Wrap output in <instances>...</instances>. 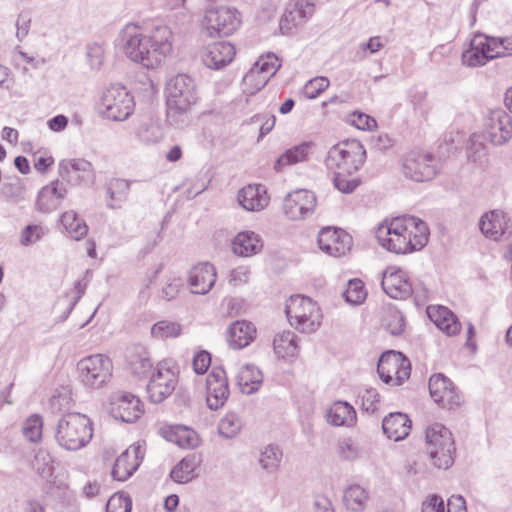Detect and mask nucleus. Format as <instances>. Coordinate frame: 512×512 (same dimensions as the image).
<instances>
[{
	"label": "nucleus",
	"instance_id": "bf43d9fd",
	"mask_svg": "<svg viewBox=\"0 0 512 512\" xmlns=\"http://www.w3.org/2000/svg\"><path fill=\"white\" fill-rule=\"evenodd\" d=\"M490 45H492L496 58L512 55V36L490 37Z\"/></svg>",
	"mask_w": 512,
	"mask_h": 512
},
{
	"label": "nucleus",
	"instance_id": "f257e3e1",
	"mask_svg": "<svg viewBox=\"0 0 512 512\" xmlns=\"http://www.w3.org/2000/svg\"><path fill=\"white\" fill-rule=\"evenodd\" d=\"M114 43L130 61L147 69H155L172 51V31L162 24L148 30L131 22L119 31Z\"/></svg>",
	"mask_w": 512,
	"mask_h": 512
},
{
	"label": "nucleus",
	"instance_id": "b1692460",
	"mask_svg": "<svg viewBox=\"0 0 512 512\" xmlns=\"http://www.w3.org/2000/svg\"><path fill=\"white\" fill-rule=\"evenodd\" d=\"M490 45V37L477 34L470 41L469 47L462 53V63L468 67L485 65L489 60L496 58Z\"/></svg>",
	"mask_w": 512,
	"mask_h": 512
},
{
	"label": "nucleus",
	"instance_id": "393cba45",
	"mask_svg": "<svg viewBox=\"0 0 512 512\" xmlns=\"http://www.w3.org/2000/svg\"><path fill=\"white\" fill-rule=\"evenodd\" d=\"M236 54L235 47L230 42H215L202 51L204 65L210 69L219 70L232 62Z\"/></svg>",
	"mask_w": 512,
	"mask_h": 512
},
{
	"label": "nucleus",
	"instance_id": "7c9ffc66",
	"mask_svg": "<svg viewBox=\"0 0 512 512\" xmlns=\"http://www.w3.org/2000/svg\"><path fill=\"white\" fill-rule=\"evenodd\" d=\"M127 366L137 378H145L152 370L153 363L149 352L142 346H134L126 355Z\"/></svg>",
	"mask_w": 512,
	"mask_h": 512
},
{
	"label": "nucleus",
	"instance_id": "c756f323",
	"mask_svg": "<svg viewBox=\"0 0 512 512\" xmlns=\"http://www.w3.org/2000/svg\"><path fill=\"white\" fill-rule=\"evenodd\" d=\"M256 337L255 326L246 320H237L228 329V342L233 349L247 347Z\"/></svg>",
	"mask_w": 512,
	"mask_h": 512
},
{
	"label": "nucleus",
	"instance_id": "72a5a7b5",
	"mask_svg": "<svg viewBox=\"0 0 512 512\" xmlns=\"http://www.w3.org/2000/svg\"><path fill=\"white\" fill-rule=\"evenodd\" d=\"M163 436L181 448H195L199 444L197 433L182 425L169 426L162 429Z\"/></svg>",
	"mask_w": 512,
	"mask_h": 512
},
{
	"label": "nucleus",
	"instance_id": "864d4df0",
	"mask_svg": "<svg viewBox=\"0 0 512 512\" xmlns=\"http://www.w3.org/2000/svg\"><path fill=\"white\" fill-rule=\"evenodd\" d=\"M1 192L6 201L12 204H18L26 199V189L19 181L4 184Z\"/></svg>",
	"mask_w": 512,
	"mask_h": 512
},
{
	"label": "nucleus",
	"instance_id": "6ab92c4d",
	"mask_svg": "<svg viewBox=\"0 0 512 512\" xmlns=\"http://www.w3.org/2000/svg\"><path fill=\"white\" fill-rule=\"evenodd\" d=\"M58 174L61 180L70 185L93 182L95 178L93 165L82 158L61 160L58 164Z\"/></svg>",
	"mask_w": 512,
	"mask_h": 512
},
{
	"label": "nucleus",
	"instance_id": "a18cd8bd",
	"mask_svg": "<svg viewBox=\"0 0 512 512\" xmlns=\"http://www.w3.org/2000/svg\"><path fill=\"white\" fill-rule=\"evenodd\" d=\"M195 468V458L185 457L172 469L170 476L177 483H187L195 477Z\"/></svg>",
	"mask_w": 512,
	"mask_h": 512
},
{
	"label": "nucleus",
	"instance_id": "5701e85b",
	"mask_svg": "<svg viewBox=\"0 0 512 512\" xmlns=\"http://www.w3.org/2000/svg\"><path fill=\"white\" fill-rule=\"evenodd\" d=\"M67 194V184L63 180H53L39 190L35 209L41 213L54 212L60 207Z\"/></svg>",
	"mask_w": 512,
	"mask_h": 512
},
{
	"label": "nucleus",
	"instance_id": "f3484780",
	"mask_svg": "<svg viewBox=\"0 0 512 512\" xmlns=\"http://www.w3.org/2000/svg\"><path fill=\"white\" fill-rule=\"evenodd\" d=\"M437 164L430 154L411 153L404 159L402 171L415 182L429 181L437 174Z\"/></svg>",
	"mask_w": 512,
	"mask_h": 512
},
{
	"label": "nucleus",
	"instance_id": "13d9d810",
	"mask_svg": "<svg viewBox=\"0 0 512 512\" xmlns=\"http://www.w3.org/2000/svg\"><path fill=\"white\" fill-rule=\"evenodd\" d=\"M360 398L362 409L367 413H374L378 409L380 403V395L376 389H365L362 392Z\"/></svg>",
	"mask_w": 512,
	"mask_h": 512
},
{
	"label": "nucleus",
	"instance_id": "aec40b11",
	"mask_svg": "<svg viewBox=\"0 0 512 512\" xmlns=\"http://www.w3.org/2000/svg\"><path fill=\"white\" fill-rule=\"evenodd\" d=\"M429 391L432 399L442 408L453 409L461 403V396L452 381L445 375L434 374L429 379Z\"/></svg>",
	"mask_w": 512,
	"mask_h": 512
},
{
	"label": "nucleus",
	"instance_id": "0eeeda50",
	"mask_svg": "<svg viewBox=\"0 0 512 512\" xmlns=\"http://www.w3.org/2000/svg\"><path fill=\"white\" fill-rule=\"evenodd\" d=\"M134 110V97L126 87L113 84L103 91L98 111L104 119L124 121L133 114Z\"/></svg>",
	"mask_w": 512,
	"mask_h": 512
},
{
	"label": "nucleus",
	"instance_id": "9b49d317",
	"mask_svg": "<svg viewBox=\"0 0 512 512\" xmlns=\"http://www.w3.org/2000/svg\"><path fill=\"white\" fill-rule=\"evenodd\" d=\"M177 383V372L172 360L159 362L147 385L149 400L155 404L163 402L173 393Z\"/></svg>",
	"mask_w": 512,
	"mask_h": 512
},
{
	"label": "nucleus",
	"instance_id": "f03ea898",
	"mask_svg": "<svg viewBox=\"0 0 512 512\" xmlns=\"http://www.w3.org/2000/svg\"><path fill=\"white\" fill-rule=\"evenodd\" d=\"M378 243L387 251L407 254L421 250L429 239L427 224L414 216L385 220L376 229Z\"/></svg>",
	"mask_w": 512,
	"mask_h": 512
},
{
	"label": "nucleus",
	"instance_id": "a19ab883",
	"mask_svg": "<svg viewBox=\"0 0 512 512\" xmlns=\"http://www.w3.org/2000/svg\"><path fill=\"white\" fill-rule=\"evenodd\" d=\"M368 492L360 485H351L344 491V503L346 507L354 512L362 511L368 501Z\"/></svg>",
	"mask_w": 512,
	"mask_h": 512
},
{
	"label": "nucleus",
	"instance_id": "2eb2a0df",
	"mask_svg": "<svg viewBox=\"0 0 512 512\" xmlns=\"http://www.w3.org/2000/svg\"><path fill=\"white\" fill-rule=\"evenodd\" d=\"M315 5L316 0H288L279 22L282 34H290L307 23L315 12Z\"/></svg>",
	"mask_w": 512,
	"mask_h": 512
},
{
	"label": "nucleus",
	"instance_id": "9d476101",
	"mask_svg": "<svg viewBox=\"0 0 512 512\" xmlns=\"http://www.w3.org/2000/svg\"><path fill=\"white\" fill-rule=\"evenodd\" d=\"M79 378L88 388L102 387L112 375V362L103 354H95L81 359L77 364Z\"/></svg>",
	"mask_w": 512,
	"mask_h": 512
},
{
	"label": "nucleus",
	"instance_id": "ea45409f",
	"mask_svg": "<svg viewBox=\"0 0 512 512\" xmlns=\"http://www.w3.org/2000/svg\"><path fill=\"white\" fill-rule=\"evenodd\" d=\"M60 222L66 232L75 240H81L88 233V226L73 210L64 212L61 215Z\"/></svg>",
	"mask_w": 512,
	"mask_h": 512
},
{
	"label": "nucleus",
	"instance_id": "052dcab7",
	"mask_svg": "<svg viewBox=\"0 0 512 512\" xmlns=\"http://www.w3.org/2000/svg\"><path fill=\"white\" fill-rule=\"evenodd\" d=\"M349 122L359 130H372L377 126L376 120L362 112H353Z\"/></svg>",
	"mask_w": 512,
	"mask_h": 512
},
{
	"label": "nucleus",
	"instance_id": "39448f33",
	"mask_svg": "<svg viewBox=\"0 0 512 512\" xmlns=\"http://www.w3.org/2000/svg\"><path fill=\"white\" fill-rule=\"evenodd\" d=\"M426 452L433 466L448 469L454 463L456 447L451 431L440 423H434L425 431Z\"/></svg>",
	"mask_w": 512,
	"mask_h": 512
},
{
	"label": "nucleus",
	"instance_id": "4468645a",
	"mask_svg": "<svg viewBox=\"0 0 512 512\" xmlns=\"http://www.w3.org/2000/svg\"><path fill=\"white\" fill-rule=\"evenodd\" d=\"M316 205L317 198L312 191L297 189L285 196L283 211L290 220H304L313 215Z\"/></svg>",
	"mask_w": 512,
	"mask_h": 512
},
{
	"label": "nucleus",
	"instance_id": "e433bc0d",
	"mask_svg": "<svg viewBox=\"0 0 512 512\" xmlns=\"http://www.w3.org/2000/svg\"><path fill=\"white\" fill-rule=\"evenodd\" d=\"M217 273L215 267L208 263H198L188 272V283L191 286L201 288H213L216 283Z\"/></svg>",
	"mask_w": 512,
	"mask_h": 512
},
{
	"label": "nucleus",
	"instance_id": "2f4dec72",
	"mask_svg": "<svg viewBox=\"0 0 512 512\" xmlns=\"http://www.w3.org/2000/svg\"><path fill=\"white\" fill-rule=\"evenodd\" d=\"M131 182L122 178H112L106 186L107 202L110 209H120L128 200Z\"/></svg>",
	"mask_w": 512,
	"mask_h": 512
},
{
	"label": "nucleus",
	"instance_id": "473e14b6",
	"mask_svg": "<svg viewBox=\"0 0 512 512\" xmlns=\"http://www.w3.org/2000/svg\"><path fill=\"white\" fill-rule=\"evenodd\" d=\"M327 421L334 426L352 427L357 421L356 411L348 402L337 401L328 410Z\"/></svg>",
	"mask_w": 512,
	"mask_h": 512
},
{
	"label": "nucleus",
	"instance_id": "49530a36",
	"mask_svg": "<svg viewBox=\"0 0 512 512\" xmlns=\"http://www.w3.org/2000/svg\"><path fill=\"white\" fill-rule=\"evenodd\" d=\"M270 79L258 72L257 68H252L245 74L242 80L243 92L252 96L266 86Z\"/></svg>",
	"mask_w": 512,
	"mask_h": 512
},
{
	"label": "nucleus",
	"instance_id": "4d7b16f0",
	"mask_svg": "<svg viewBox=\"0 0 512 512\" xmlns=\"http://www.w3.org/2000/svg\"><path fill=\"white\" fill-rule=\"evenodd\" d=\"M132 501L130 497L122 494L113 495L107 502L106 512H131Z\"/></svg>",
	"mask_w": 512,
	"mask_h": 512
},
{
	"label": "nucleus",
	"instance_id": "3c124183",
	"mask_svg": "<svg viewBox=\"0 0 512 512\" xmlns=\"http://www.w3.org/2000/svg\"><path fill=\"white\" fill-rule=\"evenodd\" d=\"M181 325L171 321H158L151 328V335L157 339L175 338L181 334Z\"/></svg>",
	"mask_w": 512,
	"mask_h": 512
},
{
	"label": "nucleus",
	"instance_id": "de8ad7c7",
	"mask_svg": "<svg viewBox=\"0 0 512 512\" xmlns=\"http://www.w3.org/2000/svg\"><path fill=\"white\" fill-rule=\"evenodd\" d=\"M135 135L141 142L152 144L162 138V131L159 125L149 120L138 125L135 129Z\"/></svg>",
	"mask_w": 512,
	"mask_h": 512
},
{
	"label": "nucleus",
	"instance_id": "1a4fd4ad",
	"mask_svg": "<svg viewBox=\"0 0 512 512\" xmlns=\"http://www.w3.org/2000/svg\"><path fill=\"white\" fill-rule=\"evenodd\" d=\"M241 25V14L234 7L217 6L205 11L202 28L210 37L232 35Z\"/></svg>",
	"mask_w": 512,
	"mask_h": 512
},
{
	"label": "nucleus",
	"instance_id": "37998d69",
	"mask_svg": "<svg viewBox=\"0 0 512 512\" xmlns=\"http://www.w3.org/2000/svg\"><path fill=\"white\" fill-rule=\"evenodd\" d=\"M405 318L400 310L389 307L383 316L384 328L393 336L401 335L405 330Z\"/></svg>",
	"mask_w": 512,
	"mask_h": 512
},
{
	"label": "nucleus",
	"instance_id": "603ef678",
	"mask_svg": "<svg viewBox=\"0 0 512 512\" xmlns=\"http://www.w3.org/2000/svg\"><path fill=\"white\" fill-rule=\"evenodd\" d=\"M242 428V421L235 413L226 414L219 422V434L225 438L235 437Z\"/></svg>",
	"mask_w": 512,
	"mask_h": 512
},
{
	"label": "nucleus",
	"instance_id": "09e8293b",
	"mask_svg": "<svg viewBox=\"0 0 512 512\" xmlns=\"http://www.w3.org/2000/svg\"><path fill=\"white\" fill-rule=\"evenodd\" d=\"M43 419L34 414L28 417L22 426L23 436L32 443H38L42 439Z\"/></svg>",
	"mask_w": 512,
	"mask_h": 512
},
{
	"label": "nucleus",
	"instance_id": "69168bd1",
	"mask_svg": "<svg viewBox=\"0 0 512 512\" xmlns=\"http://www.w3.org/2000/svg\"><path fill=\"white\" fill-rule=\"evenodd\" d=\"M31 17L27 12H21L16 20V37L22 41L29 33Z\"/></svg>",
	"mask_w": 512,
	"mask_h": 512
},
{
	"label": "nucleus",
	"instance_id": "c85d7f7f",
	"mask_svg": "<svg viewBox=\"0 0 512 512\" xmlns=\"http://www.w3.org/2000/svg\"><path fill=\"white\" fill-rule=\"evenodd\" d=\"M382 429L389 439L400 441L409 435L411 430V420L404 413H390L383 419Z\"/></svg>",
	"mask_w": 512,
	"mask_h": 512
},
{
	"label": "nucleus",
	"instance_id": "20e7f679",
	"mask_svg": "<svg viewBox=\"0 0 512 512\" xmlns=\"http://www.w3.org/2000/svg\"><path fill=\"white\" fill-rule=\"evenodd\" d=\"M93 427L91 420L84 414L72 412L64 414L55 428L57 444L67 451H78L91 441Z\"/></svg>",
	"mask_w": 512,
	"mask_h": 512
},
{
	"label": "nucleus",
	"instance_id": "c9c22d12",
	"mask_svg": "<svg viewBox=\"0 0 512 512\" xmlns=\"http://www.w3.org/2000/svg\"><path fill=\"white\" fill-rule=\"evenodd\" d=\"M312 147L313 144L311 142H303L287 149L275 161L274 169L276 171H281L285 166L307 161L312 151Z\"/></svg>",
	"mask_w": 512,
	"mask_h": 512
},
{
	"label": "nucleus",
	"instance_id": "4c0bfd02",
	"mask_svg": "<svg viewBox=\"0 0 512 512\" xmlns=\"http://www.w3.org/2000/svg\"><path fill=\"white\" fill-rule=\"evenodd\" d=\"M263 381L262 372L253 364L244 365L238 372L237 383L242 393L256 392Z\"/></svg>",
	"mask_w": 512,
	"mask_h": 512
},
{
	"label": "nucleus",
	"instance_id": "5fc2aeb1",
	"mask_svg": "<svg viewBox=\"0 0 512 512\" xmlns=\"http://www.w3.org/2000/svg\"><path fill=\"white\" fill-rule=\"evenodd\" d=\"M330 85L327 77L317 76L306 82L303 93L308 99H315L323 93Z\"/></svg>",
	"mask_w": 512,
	"mask_h": 512
},
{
	"label": "nucleus",
	"instance_id": "4be33fe9",
	"mask_svg": "<svg viewBox=\"0 0 512 512\" xmlns=\"http://www.w3.org/2000/svg\"><path fill=\"white\" fill-rule=\"evenodd\" d=\"M145 454V449L139 443L132 445L122 452L115 460L111 476L117 481H126L140 466Z\"/></svg>",
	"mask_w": 512,
	"mask_h": 512
},
{
	"label": "nucleus",
	"instance_id": "6e6552de",
	"mask_svg": "<svg viewBox=\"0 0 512 512\" xmlns=\"http://www.w3.org/2000/svg\"><path fill=\"white\" fill-rule=\"evenodd\" d=\"M165 97L170 113H186L198 100L196 84L190 76L177 74L166 83Z\"/></svg>",
	"mask_w": 512,
	"mask_h": 512
},
{
	"label": "nucleus",
	"instance_id": "774afa93",
	"mask_svg": "<svg viewBox=\"0 0 512 512\" xmlns=\"http://www.w3.org/2000/svg\"><path fill=\"white\" fill-rule=\"evenodd\" d=\"M250 276V270L248 267L239 266L232 270L230 275V285L232 286H242L248 283Z\"/></svg>",
	"mask_w": 512,
	"mask_h": 512
},
{
	"label": "nucleus",
	"instance_id": "f8f14e48",
	"mask_svg": "<svg viewBox=\"0 0 512 512\" xmlns=\"http://www.w3.org/2000/svg\"><path fill=\"white\" fill-rule=\"evenodd\" d=\"M483 136L500 147L512 139V116L503 109L491 110L483 121Z\"/></svg>",
	"mask_w": 512,
	"mask_h": 512
},
{
	"label": "nucleus",
	"instance_id": "c03bdc74",
	"mask_svg": "<svg viewBox=\"0 0 512 512\" xmlns=\"http://www.w3.org/2000/svg\"><path fill=\"white\" fill-rule=\"evenodd\" d=\"M282 459V451L278 446L268 445L260 453L259 464L268 473L278 470Z\"/></svg>",
	"mask_w": 512,
	"mask_h": 512
},
{
	"label": "nucleus",
	"instance_id": "6e6d98bb",
	"mask_svg": "<svg viewBox=\"0 0 512 512\" xmlns=\"http://www.w3.org/2000/svg\"><path fill=\"white\" fill-rule=\"evenodd\" d=\"M86 56L90 67L94 70H99L104 63L105 50L102 45L92 43L87 46Z\"/></svg>",
	"mask_w": 512,
	"mask_h": 512
},
{
	"label": "nucleus",
	"instance_id": "ddd939ff",
	"mask_svg": "<svg viewBox=\"0 0 512 512\" xmlns=\"http://www.w3.org/2000/svg\"><path fill=\"white\" fill-rule=\"evenodd\" d=\"M378 374L386 384L401 385L410 376L411 366L400 352L388 351L381 355L377 364Z\"/></svg>",
	"mask_w": 512,
	"mask_h": 512
},
{
	"label": "nucleus",
	"instance_id": "8fccbe9b",
	"mask_svg": "<svg viewBox=\"0 0 512 512\" xmlns=\"http://www.w3.org/2000/svg\"><path fill=\"white\" fill-rule=\"evenodd\" d=\"M281 67L278 57L273 53H268L259 57L252 68H257L258 72L271 79Z\"/></svg>",
	"mask_w": 512,
	"mask_h": 512
},
{
	"label": "nucleus",
	"instance_id": "cd10ccee",
	"mask_svg": "<svg viewBox=\"0 0 512 512\" xmlns=\"http://www.w3.org/2000/svg\"><path fill=\"white\" fill-rule=\"evenodd\" d=\"M262 248L260 235L251 230L239 232L232 240V250L240 257H251L258 254Z\"/></svg>",
	"mask_w": 512,
	"mask_h": 512
},
{
	"label": "nucleus",
	"instance_id": "0e129e2a",
	"mask_svg": "<svg viewBox=\"0 0 512 512\" xmlns=\"http://www.w3.org/2000/svg\"><path fill=\"white\" fill-rule=\"evenodd\" d=\"M338 451L346 460H354L359 456V448L351 439H343L339 443Z\"/></svg>",
	"mask_w": 512,
	"mask_h": 512
},
{
	"label": "nucleus",
	"instance_id": "a211bd4d",
	"mask_svg": "<svg viewBox=\"0 0 512 512\" xmlns=\"http://www.w3.org/2000/svg\"><path fill=\"white\" fill-rule=\"evenodd\" d=\"M230 395L226 372L213 367L206 378V403L209 409L218 410L224 406Z\"/></svg>",
	"mask_w": 512,
	"mask_h": 512
},
{
	"label": "nucleus",
	"instance_id": "7ed1b4c3",
	"mask_svg": "<svg viewBox=\"0 0 512 512\" xmlns=\"http://www.w3.org/2000/svg\"><path fill=\"white\" fill-rule=\"evenodd\" d=\"M366 150L360 141L345 140L332 146L326 156L325 164L334 175L333 183L342 193H352L359 185L356 172L363 166Z\"/></svg>",
	"mask_w": 512,
	"mask_h": 512
},
{
	"label": "nucleus",
	"instance_id": "f704fd0d",
	"mask_svg": "<svg viewBox=\"0 0 512 512\" xmlns=\"http://www.w3.org/2000/svg\"><path fill=\"white\" fill-rule=\"evenodd\" d=\"M505 216L500 211L486 212L479 221V227L487 238L498 240L505 231Z\"/></svg>",
	"mask_w": 512,
	"mask_h": 512
},
{
	"label": "nucleus",
	"instance_id": "338daca9",
	"mask_svg": "<svg viewBox=\"0 0 512 512\" xmlns=\"http://www.w3.org/2000/svg\"><path fill=\"white\" fill-rule=\"evenodd\" d=\"M422 512H445L443 499L436 495H430L422 504Z\"/></svg>",
	"mask_w": 512,
	"mask_h": 512
},
{
	"label": "nucleus",
	"instance_id": "dca6fc26",
	"mask_svg": "<svg viewBox=\"0 0 512 512\" xmlns=\"http://www.w3.org/2000/svg\"><path fill=\"white\" fill-rule=\"evenodd\" d=\"M317 243L323 253L342 257L351 250L352 237L343 229L328 226L319 231Z\"/></svg>",
	"mask_w": 512,
	"mask_h": 512
},
{
	"label": "nucleus",
	"instance_id": "412c9836",
	"mask_svg": "<svg viewBox=\"0 0 512 512\" xmlns=\"http://www.w3.org/2000/svg\"><path fill=\"white\" fill-rule=\"evenodd\" d=\"M111 414L115 419L133 423L143 414V405L137 396L128 392H119L112 396Z\"/></svg>",
	"mask_w": 512,
	"mask_h": 512
},
{
	"label": "nucleus",
	"instance_id": "58836bf2",
	"mask_svg": "<svg viewBox=\"0 0 512 512\" xmlns=\"http://www.w3.org/2000/svg\"><path fill=\"white\" fill-rule=\"evenodd\" d=\"M274 351L280 358L294 357L299 352L298 340L292 331L277 334L273 341Z\"/></svg>",
	"mask_w": 512,
	"mask_h": 512
},
{
	"label": "nucleus",
	"instance_id": "79ce46f5",
	"mask_svg": "<svg viewBox=\"0 0 512 512\" xmlns=\"http://www.w3.org/2000/svg\"><path fill=\"white\" fill-rule=\"evenodd\" d=\"M404 286L410 288L413 286L404 270L390 267L383 272L381 288H403Z\"/></svg>",
	"mask_w": 512,
	"mask_h": 512
},
{
	"label": "nucleus",
	"instance_id": "423d86ee",
	"mask_svg": "<svg viewBox=\"0 0 512 512\" xmlns=\"http://www.w3.org/2000/svg\"><path fill=\"white\" fill-rule=\"evenodd\" d=\"M285 313L289 323L303 333L314 332L321 324L320 307L312 298L302 294L290 296Z\"/></svg>",
	"mask_w": 512,
	"mask_h": 512
},
{
	"label": "nucleus",
	"instance_id": "e2e57ef3",
	"mask_svg": "<svg viewBox=\"0 0 512 512\" xmlns=\"http://www.w3.org/2000/svg\"><path fill=\"white\" fill-rule=\"evenodd\" d=\"M383 48V42L380 37H371L367 42L361 43L358 46L357 54L361 59L368 56V53L374 54Z\"/></svg>",
	"mask_w": 512,
	"mask_h": 512
},
{
	"label": "nucleus",
	"instance_id": "a878e982",
	"mask_svg": "<svg viewBox=\"0 0 512 512\" xmlns=\"http://www.w3.org/2000/svg\"><path fill=\"white\" fill-rule=\"evenodd\" d=\"M428 318L445 335L452 337L461 331L462 325L458 317L447 307L429 305L426 309Z\"/></svg>",
	"mask_w": 512,
	"mask_h": 512
},
{
	"label": "nucleus",
	"instance_id": "680f3d73",
	"mask_svg": "<svg viewBox=\"0 0 512 512\" xmlns=\"http://www.w3.org/2000/svg\"><path fill=\"white\" fill-rule=\"evenodd\" d=\"M193 370L196 374H204L211 365V355L206 350L197 352L193 357Z\"/></svg>",
	"mask_w": 512,
	"mask_h": 512
},
{
	"label": "nucleus",
	"instance_id": "bb28decb",
	"mask_svg": "<svg viewBox=\"0 0 512 512\" xmlns=\"http://www.w3.org/2000/svg\"><path fill=\"white\" fill-rule=\"evenodd\" d=\"M270 198L263 185H248L238 193L239 204L247 211H261L269 204Z\"/></svg>",
	"mask_w": 512,
	"mask_h": 512
}]
</instances>
